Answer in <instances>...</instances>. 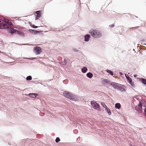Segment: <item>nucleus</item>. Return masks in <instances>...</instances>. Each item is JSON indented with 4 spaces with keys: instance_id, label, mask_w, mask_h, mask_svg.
<instances>
[{
    "instance_id": "nucleus-1",
    "label": "nucleus",
    "mask_w": 146,
    "mask_h": 146,
    "mask_svg": "<svg viewBox=\"0 0 146 146\" xmlns=\"http://www.w3.org/2000/svg\"><path fill=\"white\" fill-rule=\"evenodd\" d=\"M89 33L93 37L96 38H99L102 36L101 32L96 30L92 29L90 31Z\"/></svg>"
},
{
    "instance_id": "nucleus-2",
    "label": "nucleus",
    "mask_w": 146,
    "mask_h": 146,
    "mask_svg": "<svg viewBox=\"0 0 146 146\" xmlns=\"http://www.w3.org/2000/svg\"><path fill=\"white\" fill-rule=\"evenodd\" d=\"M63 94L64 96L68 99L73 101L76 100V98L75 97L74 94L70 92L65 91L63 92Z\"/></svg>"
},
{
    "instance_id": "nucleus-3",
    "label": "nucleus",
    "mask_w": 146,
    "mask_h": 146,
    "mask_svg": "<svg viewBox=\"0 0 146 146\" xmlns=\"http://www.w3.org/2000/svg\"><path fill=\"white\" fill-rule=\"evenodd\" d=\"M12 25V24L10 20H8L7 22H6V23H0V29H7L9 26H11Z\"/></svg>"
},
{
    "instance_id": "nucleus-4",
    "label": "nucleus",
    "mask_w": 146,
    "mask_h": 146,
    "mask_svg": "<svg viewBox=\"0 0 146 146\" xmlns=\"http://www.w3.org/2000/svg\"><path fill=\"white\" fill-rule=\"evenodd\" d=\"M34 52L36 55L39 54L42 51V49L39 46H36L34 48Z\"/></svg>"
},
{
    "instance_id": "nucleus-5",
    "label": "nucleus",
    "mask_w": 146,
    "mask_h": 146,
    "mask_svg": "<svg viewBox=\"0 0 146 146\" xmlns=\"http://www.w3.org/2000/svg\"><path fill=\"white\" fill-rule=\"evenodd\" d=\"M91 105L93 107L94 109H97L99 108L100 106L99 104L93 101L91 102Z\"/></svg>"
},
{
    "instance_id": "nucleus-6",
    "label": "nucleus",
    "mask_w": 146,
    "mask_h": 146,
    "mask_svg": "<svg viewBox=\"0 0 146 146\" xmlns=\"http://www.w3.org/2000/svg\"><path fill=\"white\" fill-rule=\"evenodd\" d=\"M126 87H125L124 85L120 84L117 90L122 92H124L126 90Z\"/></svg>"
},
{
    "instance_id": "nucleus-7",
    "label": "nucleus",
    "mask_w": 146,
    "mask_h": 146,
    "mask_svg": "<svg viewBox=\"0 0 146 146\" xmlns=\"http://www.w3.org/2000/svg\"><path fill=\"white\" fill-rule=\"evenodd\" d=\"M120 84L115 82H112L110 84V85L115 89L117 90Z\"/></svg>"
},
{
    "instance_id": "nucleus-8",
    "label": "nucleus",
    "mask_w": 146,
    "mask_h": 146,
    "mask_svg": "<svg viewBox=\"0 0 146 146\" xmlns=\"http://www.w3.org/2000/svg\"><path fill=\"white\" fill-rule=\"evenodd\" d=\"M36 16L35 20H37L38 19L41 17V13L40 11H38L36 12Z\"/></svg>"
},
{
    "instance_id": "nucleus-9",
    "label": "nucleus",
    "mask_w": 146,
    "mask_h": 146,
    "mask_svg": "<svg viewBox=\"0 0 146 146\" xmlns=\"http://www.w3.org/2000/svg\"><path fill=\"white\" fill-rule=\"evenodd\" d=\"M29 32L31 34L35 35L39 33L40 32V31H37L34 29H29Z\"/></svg>"
},
{
    "instance_id": "nucleus-10",
    "label": "nucleus",
    "mask_w": 146,
    "mask_h": 146,
    "mask_svg": "<svg viewBox=\"0 0 146 146\" xmlns=\"http://www.w3.org/2000/svg\"><path fill=\"white\" fill-rule=\"evenodd\" d=\"M139 138V139H138V137H133V138L132 139L135 143H137L140 142L141 141V137Z\"/></svg>"
},
{
    "instance_id": "nucleus-11",
    "label": "nucleus",
    "mask_w": 146,
    "mask_h": 146,
    "mask_svg": "<svg viewBox=\"0 0 146 146\" xmlns=\"http://www.w3.org/2000/svg\"><path fill=\"white\" fill-rule=\"evenodd\" d=\"M36 140L34 139H30L29 138H27L26 140H25V143H29L30 144H31V143H32L34 141H35Z\"/></svg>"
},
{
    "instance_id": "nucleus-12",
    "label": "nucleus",
    "mask_w": 146,
    "mask_h": 146,
    "mask_svg": "<svg viewBox=\"0 0 146 146\" xmlns=\"http://www.w3.org/2000/svg\"><path fill=\"white\" fill-rule=\"evenodd\" d=\"M90 37V35L89 34H86L84 36V41L86 42H87L89 40Z\"/></svg>"
},
{
    "instance_id": "nucleus-13",
    "label": "nucleus",
    "mask_w": 146,
    "mask_h": 146,
    "mask_svg": "<svg viewBox=\"0 0 146 146\" xmlns=\"http://www.w3.org/2000/svg\"><path fill=\"white\" fill-rule=\"evenodd\" d=\"M102 83L103 84H111L110 80L107 79H105L102 80Z\"/></svg>"
},
{
    "instance_id": "nucleus-14",
    "label": "nucleus",
    "mask_w": 146,
    "mask_h": 146,
    "mask_svg": "<svg viewBox=\"0 0 146 146\" xmlns=\"http://www.w3.org/2000/svg\"><path fill=\"white\" fill-rule=\"evenodd\" d=\"M29 95L30 97L35 98L38 96V95L37 94L35 93H30L29 94Z\"/></svg>"
},
{
    "instance_id": "nucleus-15",
    "label": "nucleus",
    "mask_w": 146,
    "mask_h": 146,
    "mask_svg": "<svg viewBox=\"0 0 146 146\" xmlns=\"http://www.w3.org/2000/svg\"><path fill=\"white\" fill-rule=\"evenodd\" d=\"M82 72L83 73H86L88 70L87 68L85 66L83 67L81 69Z\"/></svg>"
},
{
    "instance_id": "nucleus-16",
    "label": "nucleus",
    "mask_w": 146,
    "mask_h": 146,
    "mask_svg": "<svg viewBox=\"0 0 146 146\" xmlns=\"http://www.w3.org/2000/svg\"><path fill=\"white\" fill-rule=\"evenodd\" d=\"M121 107V105L119 103H116L115 104V108L116 109H119Z\"/></svg>"
},
{
    "instance_id": "nucleus-17",
    "label": "nucleus",
    "mask_w": 146,
    "mask_h": 146,
    "mask_svg": "<svg viewBox=\"0 0 146 146\" xmlns=\"http://www.w3.org/2000/svg\"><path fill=\"white\" fill-rule=\"evenodd\" d=\"M9 31L11 34H13L15 33H16V31L13 28H11L9 29Z\"/></svg>"
},
{
    "instance_id": "nucleus-18",
    "label": "nucleus",
    "mask_w": 146,
    "mask_h": 146,
    "mask_svg": "<svg viewBox=\"0 0 146 146\" xmlns=\"http://www.w3.org/2000/svg\"><path fill=\"white\" fill-rule=\"evenodd\" d=\"M86 76L89 78H91L93 76V74L91 72H89L86 74Z\"/></svg>"
},
{
    "instance_id": "nucleus-19",
    "label": "nucleus",
    "mask_w": 146,
    "mask_h": 146,
    "mask_svg": "<svg viewBox=\"0 0 146 146\" xmlns=\"http://www.w3.org/2000/svg\"><path fill=\"white\" fill-rule=\"evenodd\" d=\"M17 31V34L19 35L22 36L23 37H24L25 36L24 34L23 33V32L19 31Z\"/></svg>"
},
{
    "instance_id": "nucleus-20",
    "label": "nucleus",
    "mask_w": 146,
    "mask_h": 146,
    "mask_svg": "<svg viewBox=\"0 0 146 146\" xmlns=\"http://www.w3.org/2000/svg\"><path fill=\"white\" fill-rule=\"evenodd\" d=\"M8 19H1V17L0 16V23H2L1 22L2 21H3L4 22L6 23V22H7Z\"/></svg>"
},
{
    "instance_id": "nucleus-21",
    "label": "nucleus",
    "mask_w": 146,
    "mask_h": 146,
    "mask_svg": "<svg viewBox=\"0 0 146 146\" xmlns=\"http://www.w3.org/2000/svg\"><path fill=\"white\" fill-rule=\"evenodd\" d=\"M142 82L144 84L146 85V79L141 78L140 79Z\"/></svg>"
},
{
    "instance_id": "nucleus-22",
    "label": "nucleus",
    "mask_w": 146,
    "mask_h": 146,
    "mask_svg": "<svg viewBox=\"0 0 146 146\" xmlns=\"http://www.w3.org/2000/svg\"><path fill=\"white\" fill-rule=\"evenodd\" d=\"M32 77L31 76H29L26 77V80H27L29 81L32 80Z\"/></svg>"
},
{
    "instance_id": "nucleus-23",
    "label": "nucleus",
    "mask_w": 146,
    "mask_h": 146,
    "mask_svg": "<svg viewBox=\"0 0 146 146\" xmlns=\"http://www.w3.org/2000/svg\"><path fill=\"white\" fill-rule=\"evenodd\" d=\"M106 72L110 74L111 75H113V72L111 70H107Z\"/></svg>"
},
{
    "instance_id": "nucleus-24",
    "label": "nucleus",
    "mask_w": 146,
    "mask_h": 146,
    "mask_svg": "<svg viewBox=\"0 0 146 146\" xmlns=\"http://www.w3.org/2000/svg\"><path fill=\"white\" fill-rule=\"evenodd\" d=\"M138 109L140 110H141L142 109V106L141 104L139 103L138 105Z\"/></svg>"
},
{
    "instance_id": "nucleus-25",
    "label": "nucleus",
    "mask_w": 146,
    "mask_h": 146,
    "mask_svg": "<svg viewBox=\"0 0 146 146\" xmlns=\"http://www.w3.org/2000/svg\"><path fill=\"white\" fill-rule=\"evenodd\" d=\"M55 141L56 143H58L59 141H60V137H56Z\"/></svg>"
},
{
    "instance_id": "nucleus-26",
    "label": "nucleus",
    "mask_w": 146,
    "mask_h": 146,
    "mask_svg": "<svg viewBox=\"0 0 146 146\" xmlns=\"http://www.w3.org/2000/svg\"><path fill=\"white\" fill-rule=\"evenodd\" d=\"M107 112L108 113L109 115H110L111 114V112L110 109L108 108L106 110Z\"/></svg>"
},
{
    "instance_id": "nucleus-27",
    "label": "nucleus",
    "mask_w": 146,
    "mask_h": 146,
    "mask_svg": "<svg viewBox=\"0 0 146 146\" xmlns=\"http://www.w3.org/2000/svg\"><path fill=\"white\" fill-rule=\"evenodd\" d=\"M127 81L129 83H131V82H132V80L130 78H129L127 79Z\"/></svg>"
},
{
    "instance_id": "nucleus-28",
    "label": "nucleus",
    "mask_w": 146,
    "mask_h": 146,
    "mask_svg": "<svg viewBox=\"0 0 146 146\" xmlns=\"http://www.w3.org/2000/svg\"><path fill=\"white\" fill-rule=\"evenodd\" d=\"M67 63V61L65 59H64V61L62 62V64L63 65H64L66 64Z\"/></svg>"
},
{
    "instance_id": "nucleus-29",
    "label": "nucleus",
    "mask_w": 146,
    "mask_h": 146,
    "mask_svg": "<svg viewBox=\"0 0 146 146\" xmlns=\"http://www.w3.org/2000/svg\"><path fill=\"white\" fill-rule=\"evenodd\" d=\"M22 58L24 59H31V60H33L34 59H36V58Z\"/></svg>"
},
{
    "instance_id": "nucleus-30",
    "label": "nucleus",
    "mask_w": 146,
    "mask_h": 146,
    "mask_svg": "<svg viewBox=\"0 0 146 146\" xmlns=\"http://www.w3.org/2000/svg\"><path fill=\"white\" fill-rule=\"evenodd\" d=\"M32 27L33 28L36 29L38 27L35 25H32Z\"/></svg>"
},
{
    "instance_id": "nucleus-31",
    "label": "nucleus",
    "mask_w": 146,
    "mask_h": 146,
    "mask_svg": "<svg viewBox=\"0 0 146 146\" xmlns=\"http://www.w3.org/2000/svg\"><path fill=\"white\" fill-rule=\"evenodd\" d=\"M146 42V40H143L141 41V44H143V43Z\"/></svg>"
},
{
    "instance_id": "nucleus-32",
    "label": "nucleus",
    "mask_w": 146,
    "mask_h": 146,
    "mask_svg": "<svg viewBox=\"0 0 146 146\" xmlns=\"http://www.w3.org/2000/svg\"><path fill=\"white\" fill-rule=\"evenodd\" d=\"M73 51L75 52H77L79 51L77 49H76V48H73Z\"/></svg>"
},
{
    "instance_id": "nucleus-33",
    "label": "nucleus",
    "mask_w": 146,
    "mask_h": 146,
    "mask_svg": "<svg viewBox=\"0 0 146 146\" xmlns=\"http://www.w3.org/2000/svg\"><path fill=\"white\" fill-rule=\"evenodd\" d=\"M101 104L102 106H103V107H104L106 106L105 104L103 102Z\"/></svg>"
},
{
    "instance_id": "nucleus-34",
    "label": "nucleus",
    "mask_w": 146,
    "mask_h": 146,
    "mask_svg": "<svg viewBox=\"0 0 146 146\" xmlns=\"http://www.w3.org/2000/svg\"><path fill=\"white\" fill-rule=\"evenodd\" d=\"M125 76L127 79L128 78H129L130 77L129 76H128V75H127L126 74H125Z\"/></svg>"
},
{
    "instance_id": "nucleus-35",
    "label": "nucleus",
    "mask_w": 146,
    "mask_h": 146,
    "mask_svg": "<svg viewBox=\"0 0 146 146\" xmlns=\"http://www.w3.org/2000/svg\"><path fill=\"white\" fill-rule=\"evenodd\" d=\"M129 84L131 85V86L132 87H134V85L133 83H132V82H131V83H129Z\"/></svg>"
},
{
    "instance_id": "nucleus-36",
    "label": "nucleus",
    "mask_w": 146,
    "mask_h": 146,
    "mask_svg": "<svg viewBox=\"0 0 146 146\" xmlns=\"http://www.w3.org/2000/svg\"><path fill=\"white\" fill-rule=\"evenodd\" d=\"M18 45H20V46H21V45H27V44H18Z\"/></svg>"
},
{
    "instance_id": "nucleus-37",
    "label": "nucleus",
    "mask_w": 146,
    "mask_h": 146,
    "mask_svg": "<svg viewBox=\"0 0 146 146\" xmlns=\"http://www.w3.org/2000/svg\"><path fill=\"white\" fill-rule=\"evenodd\" d=\"M139 26H137V27H131V28H129V29H133V28H138L139 27Z\"/></svg>"
},
{
    "instance_id": "nucleus-38",
    "label": "nucleus",
    "mask_w": 146,
    "mask_h": 146,
    "mask_svg": "<svg viewBox=\"0 0 146 146\" xmlns=\"http://www.w3.org/2000/svg\"><path fill=\"white\" fill-rule=\"evenodd\" d=\"M115 25H114V24H112L111 25H110L109 26L110 27H114Z\"/></svg>"
},
{
    "instance_id": "nucleus-39",
    "label": "nucleus",
    "mask_w": 146,
    "mask_h": 146,
    "mask_svg": "<svg viewBox=\"0 0 146 146\" xmlns=\"http://www.w3.org/2000/svg\"><path fill=\"white\" fill-rule=\"evenodd\" d=\"M144 112H145V114L146 115V107L144 109Z\"/></svg>"
},
{
    "instance_id": "nucleus-40",
    "label": "nucleus",
    "mask_w": 146,
    "mask_h": 146,
    "mask_svg": "<svg viewBox=\"0 0 146 146\" xmlns=\"http://www.w3.org/2000/svg\"><path fill=\"white\" fill-rule=\"evenodd\" d=\"M104 108L106 110L107 109H108L109 108H108V107L106 105Z\"/></svg>"
},
{
    "instance_id": "nucleus-41",
    "label": "nucleus",
    "mask_w": 146,
    "mask_h": 146,
    "mask_svg": "<svg viewBox=\"0 0 146 146\" xmlns=\"http://www.w3.org/2000/svg\"><path fill=\"white\" fill-rule=\"evenodd\" d=\"M119 74H120V75H123V73L122 72H119Z\"/></svg>"
},
{
    "instance_id": "nucleus-42",
    "label": "nucleus",
    "mask_w": 146,
    "mask_h": 146,
    "mask_svg": "<svg viewBox=\"0 0 146 146\" xmlns=\"http://www.w3.org/2000/svg\"><path fill=\"white\" fill-rule=\"evenodd\" d=\"M74 131V133H75V132H76H76H77V130H74V131Z\"/></svg>"
},
{
    "instance_id": "nucleus-43",
    "label": "nucleus",
    "mask_w": 146,
    "mask_h": 146,
    "mask_svg": "<svg viewBox=\"0 0 146 146\" xmlns=\"http://www.w3.org/2000/svg\"><path fill=\"white\" fill-rule=\"evenodd\" d=\"M129 145H130V146H134L133 145H132V144H131V143L130 144H129Z\"/></svg>"
},
{
    "instance_id": "nucleus-44",
    "label": "nucleus",
    "mask_w": 146,
    "mask_h": 146,
    "mask_svg": "<svg viewBox=\"0 0 146 146\" xmlns=\"http://www.w3.org/2000/svg\"><path fill=\"white\" fill-rule=\"evenodd\" d=\"M29 24L32 27V23L30 22H29Z\"/></svg>"
},
{
    "instance_id": "nucleus-45",
    "label": "nucleus",
    "mask_w": 146,
    "mask_h": 146,
    "mask_svg": "<svg viewBox=\"0 0 146 146\" xmlns=\"http://www.w3.org/2000/svg\"><path fill=\"white\" fill-rule=\"evenodd\" d=\"M137 76V75H136H136H134V77H136Z\"/></svg>"
},
{
    "instance_id": "nucleus-46",
    "label": "nucleus",
    "mask_w": 146,
    "mask_h": 146,
    "mask_svg": "<svg viewBox=\"0 0 146 146\" xmlns=\"http://www.w3.org/2000/svg\"><path fill=\"white\" fill-rule=\"evenodd\" d=\"M142 44L146 46V44H145V43H144V44L143 43Z\"/></svg>"
},
{
    "instance_id": "nucleus-47",
    "label": "nucleus",
    "mask_w": 146,
    "mask_h": 146,
    "mask_svg": "<svg viewBox=\"0 0 146 146\" xmlns=\"http://www.w3.org/2000/svg\"><path fill=\"white\" fill-rule=\"evenodd\" d=\"M17 59H21V58H17Z\"/></svg>"
},
{
    "instance_id": "nucleus-48",
    "label": "nucleus",
    "mask_w": 146,
    "mask_h": 146,
    "mask_svg": "<svg viewBox=\"0 0 146 146\" xmlns=\"http://www.w3.org/2000/svg\"><path fill=\"white\" fill-rule=\"evenodd\" d=\"M25 139H24V140H23V141H25Z\"/></svg>"
},
{
    "instance_id": "nucleus-49",
    "label": "nucleus",
    "mask_w": 146,
    "mask_h": 146,
    "mask_svg": "<svg viewBox=\"0 0 146 146\" xmlns=\"http://www.w3.org/2000/svg\"><path fill=\"white\" fill-rule=\"evenodd\" d=\"M79 137H78V138L77 139V140L78 141V138H79Z\"/></svg>"
},
{
    "instance_id": "nucleus-50",
    "label": "nucleus",
    "mask_w": 146,
    "mask_h": 146,
    "mask_svg": "<svg viewBox=\"0 0 146 146\" xmlns=\"http://www.w3.org/2000/svg\"><path fill=\"white\" fill-rule=\"evenodd\" d=\"M39 83L42 84L41 83Z\"/></svg>"
}]
</instances>
